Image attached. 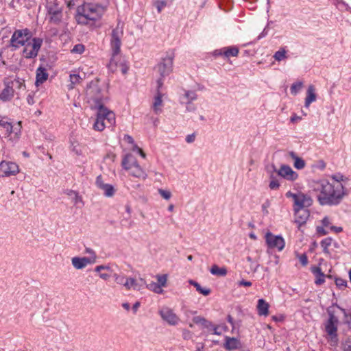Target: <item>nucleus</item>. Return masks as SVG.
I'll return each mask as SVG.
<instances>
[{
    "label": "nucleus",
    "mask_w": 351,
    "mask_h": 351,
    "mask_svg": "<svg viewBox=\"0 0 351 351\" xmlns=\"http://www.w3.org/2000/svg\"><path fill=\"white\" fill-rule=\"evenodd\" d=\"M329 318L325 325V330L327 334L330 337L332 341H337V325L339 320L332 312L328 311Z\"/></svg>",
    "instance_id": "9d476101"
},
{
    "label": "nucleus",
    "mask_w": 351,
    "mask_h": 351,
    "mask_svg": "<svg viewBox=\"0 0 351 351\" xmlns=\"http://www.w3.org/2000/svg\"><path fill=\"white\" fill-rule=\"evenodd\" d=\"M65 193L72 198L74 204H77L80 202L83 203L82 197L79 195L77 191L73 190H66Z\"/></svg>",
    "instance_id": "473e14b6"
},
{
    "label": "nucleus",
    "mask_w": 351,
    "mask_h": 351,
    "mask_svg": "<svg viewBox=\"0 0 351 351\" xmlns=\"http://www.w3.org/2000/svg\"><path fill=\"white\" fill-rule=\"evenodd\" d=\"M19 172V166L15 162L5 160L0 162V177L15 176Z\"/></svg>",
    "instance_id": "4468645a"
},
{
    "label": "nucleus",
    "mask_w": 351,
    "mask_h": 351,
    "mask_svg": "<svg viewBox=\"0 0 351 351\" xmlns=\"http://www.w3.org/2000/svg\"><path fill=\"white\" fill-rule=\"evenodd\" d=\"M113 277L114 278L115 282L117 284L122 285L125 287L126 278L124 275H119L118 274H114Z\"/></svg>",
    "instance_id": "37998d69"
},
{
    "label": "nucleus",
    "mask_w": 351,
    "mask_h": 351,
    "mask_svg": "<svg viewBox=\"0 0 351 351\" xmlns=\"http://www.w3.org/2000/svg\"><path fill=\"white\" fill-rule=\"evenodd\" d=\"M85 252L90 255V257H87V258L88 259H93L94 263H95L96 262V259H97V255H96L95 252L90 247H86Z\"/></svg>",
    "instance_id": "09e8293b"
},
{
    "label": "nucleus",
    "mask_w": 351,
    "mask_h": 351,
    "mask_svg": "<svg viewBox=\"0 0 351 351\" xmlns=\"http://www.w3.org/2000/svg\"><path fill=\"white\" fill-rule=\"evenodd\" d=\"M86 95L89 103L93 106H97L105 103L107 97H105L104 90L100 84V80L98 78L92 80L86 86Z\"/></svg>",
    "instance_id": "20e7f679"
},
{
    "label": "nucleus",
    "mask_w": 351,
    "mask_h": 351,
    "mask_svg": "<svg viewBox=\"0 0 351 351\" xmlns=\"http://www.w3.org/2000/svg\"><path fill=\"white\" fill-rule=\"evenodd\" d=\"M117 59H118V57L116 58V62H117V66H115V65L114 64V66H113L114 70L112 71V69H110L111 71L114 72V71H117L118 70V69H119L123 74H126L129 69L128 66L127 65V64L125 63V61H118Z\"/></svg>",
    "instance_id": "c756f323"
},
{
    "label": "nucleus",
    "mask_w": 351,
    "mask_h": 351,
    "mask_svg": "<svg viewBox=\"0 0 351 351\" xmlns=\"http://www.w3.org/2000/svg\"><path fill=\"white\" fill-rule=\"evenodd\" d=\"M286 197L287 198H290L291 197L293 200V202L295 201V198H297L298 195V193H292L291 191H288L285 194Z\"/></svg>",
    "instance_id": "e2e57ef3"
},
{
    "label": "nucleus",
    "mask_w": 351,
    "mask_h": 351,
    "mask_svg": "<svg viewBox=\"0 0 351 351\" xmlns=\"http://www.w3.org/2000/svg\"><path fill=\"white\" fill-rule=\"evenodd\" d=\"M267 245L269 248H277L282 251L285 245L284 239L280 235H274L271 232H267L265 236Z\"/></svg>",
    "instance_id": "9b49d317"
},
{
    "label": "nucleus",
    "mask_w": 351,
    "mask_h": 351,
    "mask_svg": "<svg viewBox=\"0 0 351 351\" xmlns=\"http://www.w3.org/2000/svg\"><path fill=\"white\" fill-rule=\"evenodd\" d=\"M302 82H298L293 84L290 88L291 93L293 95H297V93L302 88Z\"/></svg>",
    "instance_id": "58836bf2"
},
{
    "label": "nucleus",
    "mask_w": 351,
    "mask_h": 351,
    "mask_svg": "<svg viewBox=\"0 0 351 351\" xmlns=\"http://www.w3.org/2000/svg\"><path fill=\"white\" fill-rule=\"evenodd\" d=\"M193 321L195 324H205L206 323V319L201 316L194 317Z\"/></svg>",
    "instance_id": "4d7b16f0"
},
{
    "label": "nucleus",
    "mask_w": 351,
    "mask_h": 351,
    "mask_svg": "<svg viewBox=\"0 0 351 351\" xmlns=\"http://www.w3.org/2000/svg\"><path fill=\"white\" fill-rule=\"evenodd\" d=\"M162 93L158 90L156 96L154 97V101L153 104V109L155 114H160L162 111L161 109L160 108V106L162 105Z\"/></svg>",
    "instance_id": "a878e982"
},
{
    "label": "nucleus",
    "mask_w": 351,
    "mask_h": 351,
    "mask_svg": "<svg viewBox=\"0 0 351 351\" xmlns=\"http://www.w3.org/2000/svg\"><path fill=\"white\" fill-rule=\"evenodd\" d=\"M1 130H3V134L5 137H9L13 132V126L11 123L4 121L0 126Z\"/></svg>",
    "instance_id": "2f4dec72"
},
{
    "label": "nucleus",
    "mask_w": 351,
    "mask_h": 351,
    "mask_svg": "<svg viewBox=\"0 0 351 351\" xmlns=\"http://www.w3.org/2000/svg\"><path fill=\"white\" fill-rule=\"evenodd\" d=\"M337 306L341 310V311H342L343 313L344 316H345V322L346 324H348L349 327L351 328V313L350 314L347 313V312L346 311V310L344 308L340 307L338 305Z\"/></svg>",
    "instance_id": "49530a36"
},
{
    "label": "nucleus",
    "mask_w": 351,
    "mask_h": 351,
    "mask_svg": "<svg viewBox=\"0 0 351 351\" xmlns=\"http://www.w3.org/2000/svg\"><path fill=\"white\" fill-rule=\"evenodd\" d=\"M157 283L160 285V287H166L167 285V275L163 274V275H157Z\"/></svg>",
    "instance_id": "a19ab883"
},
{
    "label": "nucleus",
    "mask_w": 351,
    "mask_h": 351,
    "mask_svg": "<svg viewBox=\"0 0 351 351\" xmlns=\"http://www.w3.org/2000/svg\"><path fill=\"white\" fill-rule=\"evenodd\" d=\"M269 187L271 190H276L280 187V183L277 180L272 179L269 182Z\"/></svg>",
    "instance_id": "603ef678"
},
{
    "label": "nucleus",
    "mask_w": 351,
    "mask_h": 351,
    "mask_svg": "<svg viewBox=\"0 0 351 351\" xmlns=\"http://www.w3.org/2000/svg\"><path fill=\"white\" fill-rule=\"evenodd\" d=\"M159 194L165 199H169L171 197V193L170 191L164 190L162 189H158Z\"/></svg>",
    "instance_id": "3c124183"
},
{
    "label": "nucleus",
    "mask_w": 351,
    "mask_h": 351,
    "mask_svg": "<svg viewBox=\"0 0 351 351\" xmlns=\"http://www.w3.org/2000/svg\"><path fill=\"white\" fill-rule=\"evenodd\" d=\"M331 178L334 180L332 182L341 183V181L344 180V176L340 173L332 175Z\"/></svg>",
    "instance_id": "864d4df0"
},
{
    "label": "nucleus",
    "mask_w": 351,
    "mask_h": 351,
    "mask_svg": "<svg viewBox=\"0 0 351 351\" xmlns=\"http://www.w3.org/2000/svg\"><path fill=\"white\" fill-rule=\"evenodd\" d=\"M43 44V39L40 38H33L32 42L25 45L23 51V55L25 58L30 59L37 56L38 51Z\"/></svg>",
    "instance_id": "1a4fd4ad"
},
{
    "label": "nucleus",
    "mask_w": 351,
    "mask_h": 351,
    "mask_svg": "<svg viewBox=\"0 0 351 351\" xmlns=\"http://www.w3.org/2000/svg\"><path fill=\"white\" fill-rule=\"evenodd\" d=\"M316 230L319 235H326L328 234V232L322 226H317Z\"/></svg>",
    "instance_id": "680f3d73"
},
{
    "label": "nucleus",
    "mask_w": 351,
    "mask_h": 351,
    "mask_svg": "<svg viewBox=\"0 0 351 351\" xmlns=\"http://www.w3.org/2000/svg\"><path fill=\"white\" fill-rule=\"evenodd\" d=\"M289 156L294 160L293 165L295 168L298 169H302L304 168L306 163L302 158L298 157L293 152H290Z\"/></svg>",
    "instance_id": "393cba45"
},
{
    "label": "nucleus",
    "mask_w": 351,
    "mask_h": 351,
    "mask_svg": "<svg viewBox=\"0 0 351 351\" xmlns=\"http://www.w3.org/2000/svg\"><path fill=\"white\" fill-rule=\"evenodd\" d=\"M311 188L319 193L317 198L322 206H337L348 195L347 190L341 183L330 182L327 180L313 181Z\"/></svg>",
    "instance_id": "f257e3e1"
},
{
    "label": "nucleus",
    "mask_w": 351,
    "mask_h": 351,
    "mask_svg": "<svg viewBox=\"0 0 351 351\" xmlns=\"http://www.w3.org/2000/svg\"><path fill=\"white\" fill-rule=\"evenodd\" d=\"M100 189L104 191V195L108 197H112L115 193V189L114 186L109 184H105L104 185H102Z\"/></svg>",
    "instance_id": "7c9ffc66"
},
{
    "label": "nucleus",
    "mask_w": 351,
    "mask_h": 351,
    "mask_svg": "<svg viewBox=\"0 0 351 351\" xmlns=\"http://www.w3.org/2000/svg\"><path fill=\"white\" fill-rule=\"evenodd\" d=\"M62 17V12H58V14H53L51 15V21L53 23H58L61 21Z\"/></svg>",
    "instance_id": "de8ad7c7"
},
{
    "label": "nucleus",
    "mask_w": 351,
    "mask_h": 351,
    "mask_svg": "<svg viewBox=\"0 0 351 351\" xmlns=\"http://www.w3.org/2000/svg\"><path fill=\"white\" fill-rule=\"evenodd\" d=\"M241 346V342L239 339L234 337H230L226 336L225 337V343L223 348L228 350H233L239 348Z\"/></svg>",
    "instance_id": "f3484780"
},
{
    "label": "nucleus",
    "mask_w": 351,
    "mask_h": 351,
    "mask_svg": "<svg viewBox=\"0 0 351 351\" xmlns=\"http://www.w3.org/2000/svg\"><path fill=\"white\" fill-rule=\"evenodd\" d=\"M335 285L339 289H344L347 287V281L341 278H335Z\"/></svg>",
    "instance_id": "a18cd8bd"
},
{
    "label": "nucleus",
    "mask_w": 351,
    "mask_h": 351,
    "mask_svg": "<svg viewBox=\"0 0 351 351\" xmlns=\"http://www.w3.org/2000/svg\"><path fill=\"white\" fill-rule=\"evenodd\" d=\"M299 261L303 266H306L308 264V258L305 254H302L298 256Z\"/></svg>",
    "instance_id": "5fc2aeb1"
},
{
    "label": "nucleus",
    "mask_w": 351,
    "mask_h": 351,
    "mask_svg": "<svg viewBox=\"0 0 351 351\" xmlns=\"http://www.w3.org/2000/svg\"><path fill=\"white\" fill-rule=\"evenodd\" d=\"M137 286H138L137 282L134 278H126L125 283V287L128 290L130 289L132 287L134 289H136Z\"/></svg>",
    "instance_id": "e433bc0d"
},
{
    "label": "nucleus",
    "mask_w": 351,
    "mask_h": 351,
    "mask_svg": "<svg viewBox=\"0 0 351 351\" xmlns=\"http://www.w3.org/2000/svg\"><path fill=\"white\" fill-rule=\"evenodd\" d=\"M34 94L33 93H30L28 94V95L27 96V102L28 103V104L33 105L34 104Z\"/></svg>",
    "instance_id": "052dcab7"
},
{
    "label": "nucleus",
    "mask_w": 351,
    "mask_h": 351,
    "mask_svg": "<svg viewBox=\"0 0 351 351\" xmlns=\"http://www.w3.org/2000/svg\"><path fill=\"white\" fill-rule=\"evenodd\" d=\"M310 213L308 210L302 209L300 211H298L297 214L295 213V222L300 225L303 224L306 221Z\"/></svg>",
    "instance_id": "b1692460"
},
{
    "label": "nucleus",
    "mask_w": 351,
    "mask_h": 351,
    "mask_svg": "<svg viewBox=\"0 0 351 351\" xmlns=\"http://www.w3.org/2000/svg\"><path fill=\"white\" fill-rule=\"evenodd\" d=\"M195 139V134H189L186 137V141L188 143H191L194 142Z\"/></svg>",
    "instance_id": "69168bd1"
},
{
    "label": "nucleus",
    "mask_w": 351,
    "mask_h": 351,
    "mask_svg": "<svg viewBox=\"0 0 351 351\" xmlns=\"http://www.w3.org/2000/svg\"><path fill=\"white\" fill-rule=\"evenodd\" d=\"M159 315L162 320L168 323L171 326H176L178 324L180 319L173 311L167 306L162 307L159 311Z\"/></svg>",
    "instance_id": "2eb2a0df"
},
{
    "label": "nucleus",
    "mask_w": 351,
    "mask_h": 351,
    "mask_svg": "<svg viewBox=\"0 0 351 351\" xmlns=\"http://www.w3.org/2000/svg\"><path fill=\"white\" fill-rule=\"evenodd\" d=\"M14 86L17 88H25L24 80L19 77L15 78L14 82H12V84H14Z\"/></svg>",
    "instance_id": "8fccbe9b"
},
{
    "label": "nucleus",
    "mask_w": 351,
    "mask_h": 351,
    "mask_svg": "<svg viewBox=\"0 0 351 351\" xmlns=\"http://www.w3.org/2000/svg\"><path fill=\"white\" fill-rule=\"evenodd\" d=\"M313 204L312 198L303 193L299 192L294 202L293 210L296 214L304 208H308Z\"/></svg>",
    "instance_id": "ddd939ff"
},
{
    "label": "nucleus",
    "mask_w": 351,
    "mask_h": 351,
    "mask_svg": "<svg viewBox=\"0 0 351 351\" xmlns=\"http://www.w3.org/2000/svg\"><path fill=\"white\" fill-rule=\"evenodd\" d=\"M95 184L97 186V188L101 189L102 185H104L105 183L103 181V178L101 175H99L97 177Z\"/></svg>",
    "instance_id": "13d9d810"
},
{
    "label": "nucleus",
    "mask_w": 351,
    "mask_h": 351,
    "mask_svg": "<svg viewBox=\"0 0 351 351\" xmlns=\"http://www.w3.org/2000/svg\"><path fill=\"white\" fill-rule=\"evenodd\" d=\"M47 8L49 15L56 13L58 14L59 12H62V6L60 5V2L57 0L49 2Z\"/></svg>",
    "instance_id": "5701e85b"
},
{
    "label": "nucleus",
    "mask_w": 351,
    "mask_h": 351,
    "mask_svg": "<svg viewBox=\"0 0 351 351\" xmlns=\"http://www.w3.org/2000/svg\"><path fill=\"white\" fill-rule=\"evenodd\" d=\"M123 34V30L120 29L118 26L113 29L111 33L110 48L112 50V57L108 64V68L112 71L114 70V64L115 66H117L116 58L121 51V38Z\"/></svg>",
    "instance_id": "39448f33"
},
{
    "label": "nucleus",
    "mask_w": 351,
    "mask_h": 351,
    "mask_svg": "<svg viewBox=\"0 0 351 351\" xmlns=\"http://www.w3.org/2000/svg\"><path fill=\"white\" fill-rule=\"evenodd\" d=\"M270 202L269 200L267 199L263 204H262V211L264 215H267L269 213L267 208L270 206Z\"/></svg>",
    "instance_id": "6e6d98bb"
},
{
    "label": "nucleus",
    "mask_w": 351,
    "mask_h": 351,
    "mask_svg": "<svg viewBox=\"0 0 351 351\" xmlns=\"http://www.w3.org/2000/svg\"><path fill=\"white\" fill-rule=\"evenodd\" d=\"M71 263L73 267L76 269H82L88 264H93L94 260L88 259L87 257L75 256L71 258Z\"/></svg>",
    "instance_id": "dca6fc26"
},
{
    "label": "nucleus",
    "mask_w": 351,
    "mask_h": 351,
    "mask_svg": "<svg viewBox=\"0 0 351 351\" xmlns=\"http://www.w3.org/2000/svg\"><path fill=\"white\" fill-rule=\"evenodd\" d=\"M82 80V78L78 74H71L70 75V81L72 86L71 88H73V85H75L80 84Z\"/></svg>",
    "instance_id": "ea45409f"
},
{
    "label": "nucleus",
    "mask_w": 351,
    "mask_h": 351,
    "mask_svg": "<svg viewBox=\"0 0 351 351\" xmlns=\"http://www.w3.org/2000/svg\"><path fill=\"white\" fill-rule=\"evenodd\" d=\"M239 50L237 47H224V51H223V56L226 58L230 57H237L239 54Z\"/></svg>",
    "instance_id": "cd10ccee"
},
{
    "label": "nucleus",
    "mask_w": 351,
    "mask_h": 351,
    "mask_svg": "<svg viewBox=\"0 0 351 351\" xmlns=\"http://www.w3.org/2000/svg\"><path fill=\"white\" fill-rule=\"evenodd\" d=\"M271 169L273 171L276 172L279 176L289 181H295L298 178V173L293 171L291 167L287 165H281L278 170L274 165H272Z\"/></svg>",
    "instance_id": "f8f14e48"
},
{
    "label": "nucleus",
    "mask_w": 351,
    "mask_h": 351,
    "mask_svg": "<svg viewBox=\"0 0 351 351\" xmlns=\"http://www.w3.org/2000/svg\"><path fill=\"white\" fill-rule=\"evenodd\" d=\"M311 272L315 276L316 279L315 283L317 285H320L325 282V277L331 278V276H326L319 267L313 266L311 268Z\"/></svg>",
    "instance_id": "6ab92c4d"
},
{
    "label": "nucleus",
    "mask_w": 351,
    "mask_h": 351,
    "mask_svg": "<svg viewBox=\"0 0 351 351\" xmlns=\"http://www.w3.org/2000/svg\"><path fill=\"white\" fill-rule=\"evenodd\" d=\"M269 304L263 299H259L257 304V311L260 316H267L269 315Z\"/></svg>",
    "instance_id": "412c9836"
},
{
    "label": "nucleus",
    "mask_w": 351,
    "mask_h": 351,
    "mask_svg": "<svg viewBox=\"0 0 351 351\" xmlns=\"http://www.w3.org/2000/svg\"><path fill=\"white\" fill-rule=\"evenodd\" d=\"M315 87L313 85H310L307 89L306 97L305 98L304 106L308 108L310 104L316 100V94L315 93Z\"/></svg>",
    "instance_id": "4be33fe9"
},
{
    "label": "nucleus",
    "mask_w": 351,
    "mask_h": 351,
    "mask_svg": "<svg viewBox=\"0 0 351 351\" xmlns=\"http://www.w3.org/2000/svg\"><path fill=\"white\" fill-rule=\"evenodd\" d=\"M49 74L47 72V70L42 66H40L36 70V85L38 86L40 84H43L45 82L48 78Z\"/></svg>",
    "instance_id": "aec40b11"
},
{
    "label": "nucleus",
    "mask_w": 351,
    "mask_h": 351,
    "mask_svg": "<svg viewBox=\"0 0 351 351\" xmlns=\"http://www.w3.org/2000/svg\"><path fill=\"white\" fill-rule=\"evenodd\" d=\"M175 52L173 50L168 51L165 57L160 59V61L156 64V69L160 77L168 76L173 71V60Z\"/></svg>",
    "instance_id": "0eeeda50"
},
{
    "label": "nucleus",
    "mask_w": 351,
    "mask_h": 351,
    "mask_svg": "<svg viewBox=\"0 0 351 351\" xmlns=\"http://www.w3.org/2000/svg\"><path fill=\"white\" fill-rule=\"evenodd\" d=\"M110 267L109 265H101L97 266L95 268V272H100L101 271L110 270Z\"/></svg>",
    "instance_id": "bf43d9fd"
},
{
    "label": "nucleus",
    "mask_w": 351,
    "mask_h": 351,
    "mask_svg": "<svg viewBox=\"0 0 351 351\" xmlns=\"http://www.w3.org/2000/svg\"><path fill=\"white\" fill-rule=\"evenodd\" d=\"M186 104V110L189 112L195 111L196 107L194 104H191V102H184Z\"/></svg>",
    "instance_id": "0e129e2a"
},
{
    "label": "nucleus",
    "mask_w": 351,
    "mask_h": 351,
    "mask_svg": "<svg viewBox=\"0 0 351 351\" xmlns=\"http://www.w3.org/2000/svg\"><path fill=\"white\" fill-rule=\"evenodd\" d=\"M85 50V47L82 44H77L71 49V53L82 54Z\"/></svg>",
    "instance_id": "79ce46f5"
},
{
    "label": "nucleus",
    "mask_w": 351,
    "mask_h": 351,
    "mask_svg": "<svg viewBox=\"0 0 351 351\" xmlns=\"http://www.w3.org/2000/svg\"><path fill=\"white\" fill-rule=\"evenodd\" d=\"M14 92L12 85L11 86L10 83L6 84L0 93V100L4 102L10 101L14 96Z\"/></svg>",
    "instance_id": "a211bd4d"
},
{
    "label": "nucleus",
    "mask_w": 351,
    "mask_h": 351,
    "mask_svg": "<svg viewBox=\"0 0 351 351\" xmlns=\"http://www.w3.org/2000/svg\"><path fill=\"white\" fill-rule=\"evenodd\" d=\"M197 95L195 91L193 90H185L184 95L181 97V103L184 102H192L196 100Z\"/></svg>",
    "instance_id": "bb28decb"
},
{
    "label": "nucleus",
    "mask_w": 351,
    "mask_h": 351,
    "mask_svg": "<svg viewBox=\"0 0 351 351\" xmlns=\"http://www.w3.org/2000/svg\"><path fill=\"white\" fill-rule=\"evenodd\" d=\"M210 271L213 275L217 276H225L227 274V269L225 267H219L217 265H213Z\"/></svg>",
    "instance_id": "c85d7f7f"
},
{
    "label": "nucleus",
    "mask_w": 351,
    "mask_h": 351,
    "mask_svg": "<svg viewBox=\"0 0 351 351\" xmlns=\"http://www.w3.org/2000/svg\"><path fill=\"white\" fill-rule=\"evenodd\" d=\"M286 53L287 51L284 48H281L274 53V58L278 62L281 61L287 58Z\"/></svg>",
    "instance_id": "f704fd0d"
},
{
    "label": "nucleus",
    "mask_w": 351,
    "mask_h": 351,
    "mask_svg": "<svg viewBox=\"0 0 351 351\" xmlns=\"http://www.w3.org/2000/svg\"><path fill=\"white\" fill-rule=\"evenodd\" d=\"M104 12V8L99 5L84 3L77 7L75 18L78 24L87 25L89 21H95L101 19Z\"/></svg>",
    "instance_id": "f03ea898"
},
{
    "label": "nucleus",
    "mask_w": 351,
    "mask_h": 351,
    "mask_svg": "<svg viewBox=\"0 0 351 351\" xmlns=\"http://www.w3.org/2000/svg\"><path fill=\"white\" fill-rule=\"evenodd\" d=\"M238 285L239 286L251 287L252 284L250 281L242 280L238 282Z\"/></svg>",
    "instance_id": "338daca9"
},
{
    "label": "nucleus",
    "mask_w": 351,
    "mask_h": 351,
    "mask_svg": "<svg viewBox=\"0 0 351 351\" xmlns=\"http://www.w3.org/2000/svg\"><path fill=\"white\" fill-rule=\"evenodd\" d=\"M190 284L193 285L195 288H196V290L201 294L206 296V295H208L210 292H211V290L208 288H203L202 287V286L197 282L195 281H193V280H190Z\"/></svg>",
    "instance_id": "72a5a7b5"
},
{
    "label": "nucleus",
    "mask_w": 351,
    "mask_h": 351,
    "mask_svg": "<svg viewBox=\"0 0 351 351\" xmlns=\"http://www.w3.org/2000/svg\"><path fill=\"white\" fill-rule=\"evenodd\" d=\"M154 5L156 8L158 12L160 13L162 10L167 5V2L166 1L156 0Z\"/></svg>",
    "instance_id": "c03bdc74"
},
{
    "label": "nucleus",
    "mask_w": 351,
    "mask_h": 351,
    "mask_svg": "<svg viewBox=\"0 0 351 351\" xmlns=\"http://www.w3.org/2000/svg\"><path fill=\"white\" fill-rule=\"evenodd\" d=\"M134 150H136L139 154L143 158H145L146 155L144 153V152L142 150V149H141L140 147H138L136 145H134Z\"/></svg>",
    "instance_id": "774afa93"
},
{
    "label": "nucleus",
    "mask_w": 351,
    "mask_h": 351,
    "mask_svg": "<svg viewBox=\"0 0 351 351\" xmlns=\"http://www.w3.org/2000/svg\"><path fill=\"white\" fill-rule=\"evenodd\" d=\"M147 288L156 293H161L163 291L162 287H160V285H158L157 282H152L150 284L147 285Z\"/></svg>",
    "instance_id": "4c0bfd02"
},
{
    "label": "nucleus",
    "mask_w": 351,
    "mask_h": 351,
    "mask_svg": "<svg viewBox=\"0 0 351 351\" xmlns=\"http://www.w3.org/2000/svg\"><path fill=\"white\" fill-rule=\"evenodd\" d=\"M332 243V239L330 237H327V238H325L324 239H323L321 243H320V245L322 246V247L323 248V252L326 254H328L329 253V251H328V247L330 246Z\"/></svg>",
    "instance_id": "c9c22d12"
},
{
    "label": "nucleus",
    "mask_w": 351,
    "mask_h": 351,
    "mask_svg": "<svg viewBox=\"0 0 351 351\" xmlns=\"http://www.w3.org/2000/svg\"><path fill=\"white\" fill-rule=\"evenodd\" d=\"M104 104L105 103H103L93 107L97 110L93 125L94 129L97 131H103L105 128L110 127L115 123L114 113L105 107Z\"/></svg>",
    "instance_id": "7ed1b4c3"
},
{
    "label": "nucleus",
    "mask_w": 351,
    "mask_h": 351,
    "mask_svg": "<svg viewBox=\"0 0 351 351\" xmlns=\"http://www.w3.org/2000/svg\"><path fill=\"white\" fill-rule=\"evenodd\" d=\"M32 37V34L27 28L16 29L10 38V46L15 49L25 46L30 43Z\"/></svg>",
    "instance_id": "6e6552de"
},
{
    "label": "nucleus",
    "mask_w": 351,
    "mask_h": 351,
    "mask_svg": "<svg viewBox=\"0 0 351 351\" xmlns=\"http://www.w3.org/2000/svg\"><path fill=\"white\" fill-rule=\"evenodd\" d=\"M121 165L124 169L130 171L131 176L143 180L146 179L147 176L146 172L138 165L132 154H126L122 160Z\"/></svg>",
    "instance_id": "423d86ee"
}]
</instances>
